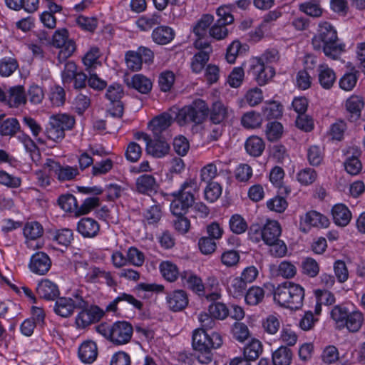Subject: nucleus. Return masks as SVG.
Listing matches in <instances>:
<instances>
[{"mask_svg": "<svg viewBox=\"0 0 365 365\" xmlns=\"http://www.w3.org/2000/svg\"><path fill=\"white\" fill-rule=\"evenodd\" d=\"M245 148L250 155L259 157L262 154L265 145L262 138L254 135L247 139Z\"/></svg>", "mask_w": 365, "mask_h": 365, "instance_id": "nucleus-32", "label": "nucleus"}, {"mask_svg": "<svg viewBox=\"0 0 365 365\" xmlns=\"http://www.w3.org/2000/svg\"><path fill=\"white\" fill-rule=\"evenodd\" d=\"M52 45L60 49L58 54L59 63H62L72 56L76 51V43L68 38V32L66 29L56 30L52 37Z\"/></svg>", "mask_w": 365, "mask_h": 365, "instance_id": "nucleus-7", "label": "nucleus"}, {"mask_svg": "<svg viewBox=\"0 0 365 365\" xmlns=\"http://www.w3.org/2000/svg\"><path fill=\"white\" fill-rule=\"evenodd\" d=\"M36 292L39 297L46 300H54L60 294L58 287L49 279H42L37 285Z\"/></svg>", "mask_w": 365, "mask_h": 365, "instance_id": "nucleus-18", "label": "nucleus"}, {"mask_svg": "<svg viewBox=\"0 0 365 365\" xmlns=\"http://www.w3.org/2000/svg\"><path fill=\"white\" fill-rule=\"evenodd\" d=\"M45 134L48 139L55 142H61L65 138V133L59 128L57 123L51 117Z\"/></svg>", "mask_w": 365, "mask_h": 365, "instance_id": "nucleus-46", "label": "nucleus"}, {"mask_svg": "<svg viewBox=\"0 0 365 365\" xmlns=\"http://www.w3.org/2000/svg\"><path fill=\"white\" fill-rule=\"evenodd\" d=\"M210 315L216 319L222 320L229 315V309L227 306L221 302H214L209 306Z\"/></svg>", "mask_w": 365, "mask_h": 365, "instance_id": "nucleus-64", "label": "nucleus"}, {"mask_svg": "<svg viewBox=\"0 0 365 365\" xmlns=\"http://www.w3.org/2000/svg\"><path fill=\"white\" fill-rule=\"evenodd\" d=\"M18 68V61L14 58L4 57L0 59V76L2 77L11 76Z\"/></svg>", "mask_w": 365, "mask_h": 365, "instance_id": "nucleus-47", "label": "nucleus"}, {"mask_svg": "<svg viewBox=\"0 0 365 365\" xmlns=\"http://www.w3.org/2000/svg\"><path fill=\"white\" fill-rule=\"evenodd\" d=\"M76 24L83 31L93 33L98 25L96 17L80 15L75 19Z\"/></svg>", "mask_w": 365, "mask_h": 365, "instance_id": "nucleus-43", "label": "nucleus"}, {"mask_svg": "<svg viewBox=\"0 0 365 365\" xmlns=\"http://www.w3.org/2000/svg\"><path fill=\"white\" fill-rule=\"evenodd\" d=\"M49 171L53 172L60 181H67L73 180L78 175V168L69 165L62 166L58 162L53 159L48 158L44 164Z\"/></svg>", "mask_w": 365, "mask_h": 365, "instance_id": "nucleus-13", "label": "nucleus"}, {"mask_svg": "<svg viewBox=\"0 0 365 365\" xmlns=\"http://www.w3.org/2000/svg\"><path fill=\"white\" fill-rule=\"evenodd\" d=\"M282 229L276 220H267L262 227V240L267 244L274 243L281 235Z\"/></svg>", "mask_w": 365, "mask_h": 365, "instance_id": "nucleus-21", "label": "nucleus"}, {"mask_svg": "<svg viewBox=\"0 0 365 365\" xmlns=\"http://www.w3.org/2000/svg\"><path fill=\"white\" fill-rule=\"evenodd\" d=\"M73 105L78 114H83L91 106V92L88 90L80 91L76 96Z\"/></svg>", "mask_w": 365, "mask_h": 365, "instance_id": "nucleus-39", "label": "nucleus"}, {"mask_svg": "<svg viewBox=\"0 0 365 365\" xmlns=\"http://www.w3.org/2000/svg\"><path fill=\"white\" fill-rule=\"evenodd\" d=\"M299 10L313 18H319L323 14L320 0H308L301 3L299 4Z\"/></svg>", "mask_w": 365, "mask_h": 365, "instance_id": "nucleus-30", "label": "nucleus"}, {"mask_svg": "<svg viewBox=\"0 0 365 365\" xmlns=\"http://www.w3.org/2000/svg\"><path fill=\"white\" fill-rule=\"evenodd\" d=\"M345 106L348 120L350 122H356L360 118L361 110L364 107V99L359 96H351L346 99Z\"/></svg>", "mask_w": 365, "mask_h": 365, "instance_id": "nucleus-15", "label": "nucleus"}, {"mask_svg": "<svg viewBox=\"0 0 365 365\" xmlns=\"http://www.w3.org/2000/svg\"><path fill=\"white\" fill-rule=\"evenodd\" d=\"M312 44L315 49H322L327 56L334 60L339 57L344 49V44L339 42L336 29L328 21L319 23Z\"/></svg>", "mask_w": 365, "mask_h": 365, "instance_id": "nucleus-1", "label": "nucleus"}, {"mask_svg": "<svg viewBox=\"0 0 365 365\" xmlns=\"http://www.w3.org/2000/svg\"><path fill=\"white\" fill-rule=\"evenodd\" d=\"M213 21L214 16L212 15H202L193 28L194 34L196 36H207V29Z\"/></svg>", "mask_w": 365, "mask_h": 365, "instance_id": "nucleus-48", "label": "nucleus"}, {"mask_svg": "<svg viewBox=\"0 0 365 365\" xmlns=\"http://www.w3.org/2000/svg\"><path fill=\"white\" fill-rule=\"evenodd\" d=\"M128 85L143 94L149 93L153 86L151 81L141 74L134 75Z\"/></svg>", "mask_w": 365, "mask_h": 365, "instance_id": "nucleus-35", "label": "nucleus"}, {"mask_svg": "<svg viewBox=\"0 0 365 365\" xmlns=\"http://www.w3.org/2000/svg\"><path fill=\"white\" fill-rule=\"evenodd\" d=\"M228 108L222 102L216 101L213 103L210 110V120L213 124H223L228 118Z\"/></svg>", "mask_w": 365, "mask_h": 365, "instance_id": "nucleus-28", "label": "nucleus"}, {"mask_svg": "<svg viewBox=\"0 0 365 365\" xmlns=\"http://www.w3.org/2000/svg\"><path fill=\"white\" fill-rule=\"evenodd\" d=\"M262 123V118L259 113L255 111L245 113L241 118V124L248 129L259 128Z\"/></svg>", "mask_w": 365, "mask_h": 365, "instance_id": "nucleus-45", "label": "nucleus"}, {"mask_svg": "<svg viewBox=\"0 0 365 365\" xmlns=\"http://www.w3.org/2000/svg\"><path fill=\"white\" fill-rule=\"evenodd\" d=\"M319 84L324 89L331 88L336 81L335 72L327 65H319L317 69Z\"/></svg>", "mask_w": 365, "mask_h": 365, "instance_id": "nucleus-27", "label": "nucleus"}, {"mask_svg": "<svg viewBox=\"0 0 365 365\" xmlns=\"http://www.w3.org/2000/svg\"><path fill=\"white\" fill-rule=\"evenodd\" d=\"M162 217V212L159 205H152L145 211L144 222L148 225L157 224Z\"/></svg>", "mask_w": 365, "mask_h": 365, "instance_id": "nucleus-63", "label": "nucleus"}, {"mask_svg": "<svg viewBox=\"0 0 365 365\" xmlns=\"http://www.w3.org/2000/svg\"><path fill=\"white\" fill-rule=\"evenodd\" d=\"M221 161L216 160L204 166L200 171V178L202 181L210 182L217 175V166Z\"/></svg>", "mask_w": 365, "mask_h": 365, "instance_id": "nucleus-56", "label": "nucleus"}, {"mask_svg": "<svg viewBox=\"0 0 365 365\" xmlns=\"http://www.w3.org/2000/svg\"><path fill=\"white\" fill-rule=\"evenodd\" d=\"M84 269L83 281L88 284H100L101 279H105L106 284L110 287L117 286L116 281L113 279L110 272H107L95 265H89L87 262H81Z\"/></svg>", "mask_w": 365, "mask_h": 365, "instance_id": "nucleus-8", "label": "nucleus"}, {"mask_svg": "<svg viewBox=\"0 0 365 365\" xmlns=\"http://www.w3.org/2000/svg\"><path fill=\"white\" fill-rule=\"evenodd\" d=\"M101 53L100 49L96 46L91 47L83 57V63L86 70L92 72L98 66L101 65L99 58Z\"/></svg>", "mask_w": 365, "mask_h": 365, "instance_id": "nucleus-29", "label": "nucleus"}, {"mask_svg": "<svg viewBox=\"0 0 365 365\" xmlns=\"http://www.w3.org/2000/svg\"><path fill=\"white\" fill-rule=\"evenodd\" d=\"M230 230L237 235L244 233L247 229V223L240 215H233L229 222Z\"/></svg>", "mask_w": 365, "mask_h": 365, "instance_id": "nucleus-59", "label": "nucleus"}, {"mask_svg": "<svg viewBox=\"0 0 365 365\" xmlns=\"http://www.w3.org/2000/svg\"><path fill=\"white\" fill-rule=\"evenodd\" d=\"M198 190L199 185L196 179L189 178L182 184L180 190L173 192L172 195H182L185 198L191 199V201L194 202V194Z\"/></svg>", "mask_w": 365, "mask_h": 365, "instance_id": "nucleus-34", "label": "nucleus"}, {"mask_svg": "<svg viewBox=\"0 0 365 365\" xmlns=\"http://www.w3.org/2000/svg\"><path fill=\"white\" fill-rule=\"evenodd\" d=\"M222 344V337L217 332L208 334L203 329H197L193 331L192 346L197 352L196 359L202 364H208L212 361L211 350L219 348Z\"/></svg>", "mask_w": 365, "mask_h": 365, "instance_id": "nucleus-2", "label": "nucleus"}, {"mask_svg": "<svg viewBox=\"0 0 365 365\" xmlns=\"http://www.w3.org/2000/svg\"><path fill=\"white\" fill-rule=\"evenodd\" d=\"M53 120L57 123L59 128L65 133L66 130H71L75 125V118L73 116L66 114L59 113L51 116Z\"/></svg>", "mask_w": 365, "mask_h": 365, "instance_id": "nucleus-58", "label": "nucleus"}, {"mask_svg": "<svg viewBox=\"0 0 365 365\" xmlns=\"http://www.w3.org/2000/svg\"><path fill=\"white\" fill-rule=\"evenodd\" d=\"M135 187L138 192L150 195L157 191L158 185L153 175L144 174L137 178Z\"/></svg>", "mask_w": 365, "mask_h": 365, "instance_id": "nucleus-20", "label": "nucleus"}, {"mask_svg": "<svg viewBox=\"0 0 365 365\" xmlns=\"http://www.w3.org/2000/svg\"><path fill=\"white\" fill-rule=\"evenodd\" d=\"M247 284L240 277H230L227 284V292L235 298L242 297L247 289Z\"/></svg>", "mask_w": 365, "mask_h": 365, "instance_id": "nucleus-36", "label": "nucleus"}, {"mask_svg": "<svg viewBox=\"0 0 365 365\" xmlns=\"http://www.w3.org/2000/svg\"><path fill=\"white\" fill-rule=\"evenodd\" d=\"M187 293L182 289H175L166 293L165 305L173 312L183 311L188 305Z\"/></svg>", "mask_w": 365, "mask_h": 365, "instance_id": "nucleus-11", "label": "nucleus"}, {"mask_svg": "<svg viewBox=\"0 0 365 365\" xmlns=\"http://www.w3.org/2000/svg\"><path fill=\"white\" fill-rule=\"evenodd\" d=\"M264 297V292L263 289L255 286L250 287L245 295L246 303L252 306L259 304L263 300Z\"/></svg>", "mask_w": 365, "mask_h": 365, "instance_id": "nucleus-52", "label": "nucleus"}, {"mask_svg": "<svg viewBox=\"0 0 365 365\" xmlns=\"http://www.w3.org/2000/svg\"><path fill=\"white\" fill-rule=\"evenodd\" d=\"M160 270L162 275L169 282H174L179 275L177 266L170 261L162 262L160 264Z\"/></svg>", "mask_w": 365, "mask_h": 365, "instance_id": "nucleus-51", "label": "nucleus"}, {"mask_svg": "<svg viewBox=\"0 0 365 365\" xmlns=\"http://www.w3.org/2000/svg\"><path fill=\"white\" fill-rule=\"evenodd\" d=\"M160 21L161 16L158 13H154L140 17L136 21V25L141 31H147L154 26L160 24Z\"/></svg>", "mask_w": 365, "mask_h": 365, "instance_id": "nucleus-41", "label": "nucleus"}, {"mask_svg": "<svg viewBox=\"0 0 365 365\" xmlns=\"http://www.w3.org/2000/svg\"><path fill=\"white\" fill-rule=\"evenodd\" d=\"M303 220L306 225L311 227H327L329 225L326 216L314 210L307 212Z\"/></svg>", "mask_w": 365, "mask_h": 365, "instance_id": "nucleus-31", "label": "nucleus"}, {"mask_svg": "<svg viewBox=\"0 0 365 365\" xmlns=\"http://www.w3.org/2000/svg\"><path fill=\"white\" fill-rule=\"evenodd\" d=\"M209 114V108L203 100L196 99L190 105L180 109L176 114L175 120L180 125L188 123L201 124Z\"/></svg>", "mask_w": 365, "mask_h": 365, "instance_id": "nucleus-5", "label": "nucleus"}, {"mask_svg": "<svg viewBox=\"0 0 365 365\" xmlns=\"http://www.w3.org/2000/svg\"><path fill=\"white\" fill-rule=\"evenodd\" d=\"M262 114L267 119L278 118L282 115V106L276 101L266 103L262 107Z\"/></svg>", "mask_w": 365, "mask_h": 365, "instance_id": "nucleus-57", "label": "nucleus"}, {"mask_svg": "<svg viewBox=\"0 0 365 365\" xmlns=\"http://www.w3.org/2000/svg\"><path fill=\"white\" fill-rule=\"evenodd\" d=\"M20 124L16 118H7L0 124V135L12 137L20 130Z\"/></svg>", "mask_w": 365, "mask_h": 365, "instance_id": "nucleus-42", "label": "nucleus"}, {"mask_svg": "<svg viewBox=\"0 0 365 365\" xmlns=\"http://www.w3.org/2000/svg\"><path fill=\"white\" fill-rule=\"evenodd\" d=\"M182 283L187 288L193 291L199 296L204 295V284L202 279L196 274L190 272H183L180 274Z\"/></svg>", "mask_w": 365, "mask_h": 365, "instance_id": "nucleus-24", "label": "nucleus"}, {"mask_svg": "<svg viewBox=\"0 0 365 365\" xmlns=\"http://www.w3.org/2000/svg\"><path fill=\"white\" fill-rule=\"evenodd\" d=\"M274 365H290L292 360V351L287 346H281L272 354Z\"/></svg>", "mask_w": 365, "mask_h": 365, "instance_id": "nucleus-37", "label": "nucleus"}, {"mask_svg": "<svg viewBox=\"0 0 365 365\" xmlns=\"http://www.w3.org/2000/svg\"><path fill=\"white\" fill-rule=\"evenodd\" d=\"M81 312L75 318V325L78 329H84L92 324L100 321L104 315V312L98 306H89L87 302V306L80 308Z\"/></svg>", "mask_w": 365, "mask_h": 365, "instance_id": "nucleus-9", "label": "nucleus"}, {"mask_svg": "<svg viewBox=\"0 0 365 365\" xmlns=\"http://www.w3.org/2000/svg\"><path fill=\"white\" fill-rule=\"evenodd\" d=\"M58 204L64 211L75 214L78 208L77 200L72 194L61 195L58 199Z\"/></svg>", "mask_w": 365, "mask_h": 365, "instance_id": "nucleus-50", "label": "nucleus"}, {"mask_svg": "<svg viewBox=\"0 0 365 365\" xmlns=\"http://www.w3.org/2000/svg\"><path fill=\"white\" fill-rule=\"evenodd\" d=\"M29 267L33 273L43 275L51 269V260L46 253L37 252L31 256Z\"/></svg>", "mask_w": 365, "mask_h": 365, "instance_id": "nucleus-14", "label": "nucleus"}, {"mask_svg": "<svg viewBox=\"0 0 365 365\" xmlns=\"http://www.w3.org/2000/svg\"><path fill=\"white\" fill-rule=\"evenodd\" d=\"M123 95L124 92L122 85L113 83L107 88L105 96L111 103H115L120 101Z\"/></svg>", "mask_w": 365, "mask_h": 365, "instance_id": "nucleus-62", "label": "nucleus"}, {"mask_svg": "<svg viewBox=\"0 0 365 365\" xmlns=\"http://www.w3.org/2000/svg\"><path fill=\"white\" fill-rule=\"evenodd\" d=\"M235 11V5L225 4L220 6L216 11L218 16L217 22L225 24L226 26L230 25L234 21V16L232 12Z\"/></svg>", "mask_w": 365, "mask_h": 365, "instance_id": "nucleus-44", "label": "nucleus"}, {"mask_svg": "<svg viewBox=\"0 0 365 365\" xmlns=\"http://www.w3.org/2000/svg\"><path fill=\"white\" fill-rule=\"evenodd\" d=\"M364 322V316L359 311L350 312L342 328L346 329L351 332L358 331Z\"/></svg>", "mask_w": 365, "mask_h": 365, "instance_id": "nucleus-40", "label": "nucleus"}, {"mask_svg": "<svg viewBox=\"0 0 365 365\" xmlns=\"http://www.w3.org/2000/svg\"><path fill=\"white\" fill-rule=\"evenodd\" d=\"M96 330L115 345L128 344L133 334L132 324L126 321H118L112 324L103 322L96 326Z\"/></svg>", "mask_w": 365, "mask_h": 365, "instance_id": "nucleus-4", "label": "nucleus"}, {"mask_svg": "<svg viewBox=\"0 0 365 365\" xmlns=\"http://www.w3.org/2000/svg\"><path fill=\"white\" fill-rule=\"evenodd\" d=\"M7 103L11 108H18L26 103V95L23 86H16L10 88L6 96Z\"/></svg>", "mask_w": 365, "mask_h": 365, "instance_id": "nucleus-23", "label": "nucleus"}, {"mask_svg": "<svg viewBox=\"0 0 365 365\" xmlns=\"http://www.w3.org/2000/svg\"><path fill=\"white\" fill-rule=\"evenodd\" d=\"M23 231L28 247L34 250L41 247L42 244L38 242V239L43 234V228L39 222L36 221L26 222Z\"/></svg>", "mask_w": 365, "mask_h": 365, "instance_id": "nucleus-12", "label": "nucleus"}, {"mask_svg": "<svg viewBox=\"0 0 365 365\" xmlns=\"http://www.w3.org/2000/svg\"><path fill=\"white\" fill-rule=\"evenodd\" d=\"M263 347L261 341L252 339L244 348L243 356L250 361H255L262 354Z\"/></svg>", "mask_w": 365, "mask_h": 365, "instance_id": "nucleus-38", "label": "nucleus"}, {"mask_svg": "<svg viewBox=\"0 0 365 365\" xmlns=\"http://www.w3.org/2000/svg\"><path fill=\"white\" fill-rule=\"evenodd\" d=\"M249 72L259 86L267 83L275 74V70L272 66L265 65L254 58L250 61Z\"/></svg>", "mask_w": 365, "mask_h": 365, "instance_id": "nucleus-10", "label": "nucleus"}, {"mask_svg": "<svg viewBox=\"0 0 365 365\" xmlns=\"http://www.w3.org/2000/svg\"><path fill=\"white\" fill-rule=\"evenodd\" d=\"M284 177V170L279 166L273 168L269 174V180L276 187H279L281 190H283L281 192H284L286 194H289L291 192V189L289 187L282 186Z\"/></svg>", "mask_w": 365, "mask_h": 365, "instance_id": "nucleus-53", "label": "nucleus"}, {"mask_svg": "<svg viewBox=\"0 0 365 365\" xmlns=\"http://www.w3.org/2000/svg\"><path fill=\"white\" fill-rule=\"evenodd\" d=\"M126 260H128V264L135 267H141L145 262V255L138 248L130 247L127 251Z\"/></svg>", "mask_w": 365, "mask_h": 365, "instance_id": "nucleus-61", "label": "nucleus"}, {"mask_svg": "<svg viewBox=\"0 0 365 365\" xmlns=\"http://www.w3.org/2000/svg\"><path fill=\"white\" fill-rule=\"evenodd\" d=\"M87 306V301L82 292L76 291L70 297H60L56 299L53 307L54 312L61 317H68L73 313L74 309L83 308Z\"/></svg>", "mask_w": 365, "mask_h": 365, "instance_id": "nucleus-6", "label": "nucleus"}, {"mask_svg": "<svg viewBox=\"0 0 365 365\" xmlns=\"http://www.w3.org/2000/svg\"><path fill=\"white\" fill-rule=\"evenodd\" d=\"M333 220L341 227L346 226L351 219V212L344 204H336L331 209Z\"/></svg>", "mask_w": 365, "mask_h": 365, "instance_id": "nucleus-22", "label": "nucleus"}, {"mask_svg": "<svg viewBox=\"0 0 365 365\" xmlns=\"http://www.w3.org/2000/svg\"><path fill=\"white\" fill-rule=\"evenodd\" d=\"M304 289L299 284L284 282L274 291V300L281 307L299 309L303 304Z\"/></svg>", "mask_w": 365, "mask_h": 365, "instance_id": "nucleus-3", "label": "nucleus"}, {"mask_svg": "<svg viewBox=\"0 0 365 365\" xmlns=\"http://www.w3.org/2000/svg\"><path fill=\"white\" fill-rule=\"evenodd\" d=\"M317 178V171L311 168L300 170L297 174V180L302 185L307 186L312 185Z\"/></svg>", "mask_w": 365, "mask_h": 365, "instance_id": "nucleus-54", "label": "nucleus"}, {"mask_svg": "<svg viewBox=\"0 0 365 365\" xmlns=\"http://www.w3.org/2000/svg\"><path fill=\"white\" fill-rule=\"evenodd\" d=\"M297 267L287 260L281 262L277 268V275L284 279H292L297 274Z\"/></svg>", "mask_w": 365, "mask_h": 365, "instance_id": "nucleus-55", "label": "nucleus"}, {"mask_svg": "<svg viewBox=\"0 0 365 365\" xmlns=\"http://www.w3.org/2000/svg\"><path fill=\"white\" fill-rule=\"evenodd\" d=\"M169 144L160 136L155 137L147 142L146 152L154 158H160L168 154Z\"/></svg>", "mask_w": 365, "mask_h": 365, "instance_id": "nucleus-16", "label": "nucleus"}, {"mask_svg": "<svg viewBox=\"0 0 365 365\" xmlns=\"http://www.w3.org/2000/svg\"><path fill=\"white\" fill-rule=\"evenodd\" d=\"M173 120V115L167 112L155 117L148 124L154 137H159L163 132L165 131L171 125Z\"/></svg>", "mask_w": 365, "mask_h": 365, "instance_id": "nucleus-17", "label": "nucleus"}, {"mask_svg": "<svg viewBox=\"0 0 365 365\" xmlns=\"http://www.w3.org/2000/svg\"><path fill=\"white\" fill-rule=\"evenodd\" d=\"M175 34L172 28L167 26H160L153 31L152 39L157 44L165 45L173 41Z\"/></svg>", "mask_w": 365, "mask_h": 365, "instance_id": "nucleus-25", "label": "nucleus"}, {"mask_svg": "<svg viewBox=\"0 0 365 365\" xmlns=\"http://www.w3.org/2000/svg\"><path fill=\"white\" fill-rule=\"evenodd\" d=\"M100 230L98 222L91 217H83L77 223V231L83 237L92 238L96 237Z\"/></svg>", "mask_w": 365, "mask_h": 365, "instance_id": "nucleus-19", "label": "nucleus"}, {"mask_svg": "<svg viewBox=\"0 0 365 365\" xmlns=\"http://www.w3.org/2000/svg\"><path fill=\"white\" fill-rule=\"evenodd\" d=\"M175 199L170 204V210L175 215H182L187 212L189 207L193 205L191 199L185 198L182 195H173Z\"/></svg>", "mask_w": 365, "mask_h": 365, "instance_id": "nucleus-33", "label": "nucleus"}, {"mask_svg": "<svg viewBox=\"0 0 365 365\" xmlns=\"http://www.w3.org/2000/svg\"><path fill=\"white\" fill-rule=\"evenodd\" d=\"M97 355V345L92 341L83 342L78 349V356L83 363H93L96 359Z\"/></svg>", "mask_w": 365, "mask_h": 365, "instance_id": "nucleus-26", "label": "nucleus"}, {"mask_svg": "<svg viewBox=\"0 0 365 365\" xmlns=\"http://www.w3.org/2000/svg\"><path fill=\"white\" fill-rule=\"evenodd\" d=\"M324 153L323 149L318 145H311L308 148L307 158L312 166H319L322 164Z\"/></svg>", "mask_w": 365, "mask_h": 365, "instance_id": "nucleus-49", "label": "nucleus"}, {"mask_svg": "<svg viewBox=\"0 0 365 365\" xmlns=\"http://www.w3.org/2000/svg\"><path fill=\"white\" fill-rule=\"evenodd\" d=\"M210 59V55L207 52H197L191 61L192 71L195 73H200Z\"/></svg>", "mask_w": 365, "mask_h": 365, "instance_id": "nucleus-60", "label": "nucleus"}]
</instances>
